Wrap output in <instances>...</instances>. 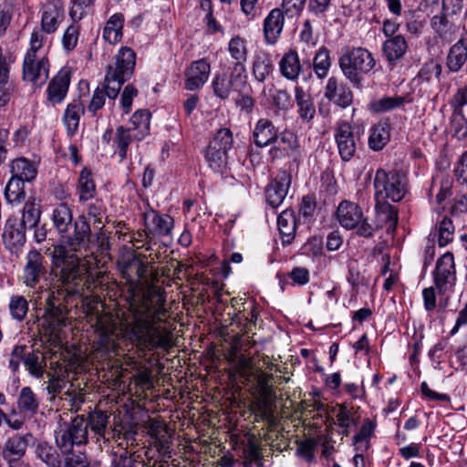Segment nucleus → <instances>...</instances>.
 <instances>
[{
  "label": "nucleus",
  "mask_w": 467,
  "mask_h": 467,
  "mask_svg": "<svg viewBox=\"0 0 467 467\" xmlns=\"http://www.w3.org/2000/svg\"><path fill=\"white\" fill-rule=\"evenodd\" d=\"M90 233L89 223L84 216H80L74 223L73 234L54 247L52 260L59 269L57 281L60 285L45 289L47 296L44 314L36 318L40 330L49 337H57L61 328L67 326L68 311L64 300L79 293L85 285L86 268L80 264V256L88 248ZM43 292V286H40L37 293Z\"/></svg>",
  "instance_id": "1"
},
{
  "label": "nucleus",
  "mask_w": 467,
  "mask_h": 467,
  "mask_svg": "<svg viewBox=\"0 0 467 467\" xmlns=\"http://www.w3.org/2000/svg\"><path fill=\"white\" fill-rule=\"evenodd\" d=\"M129 310L132 318L127 323V328L141 348L152 351L171 347L172 334L161 326L166 315L164 300L153 301L149 296L133 298Z\"/></svg>",
  "instance_id": "2"
},
{
  "label": "nucleus",
  "mask_w": 467,
  "mask_h": 467,
  "mask_svg": "<svg viewBox=\"0 0 467 467\" xmlns=\"http://www.w3.org/2000/svg\"><path fill=\"white\" fill-rule=\"evenodd\" d=\"M136 64L135 52L127 47H121L115 57V62L109 65L104 83L98 87L91 98L88 109L93 115L105 105V97L115 99L124 84L134 72Z\"/></svg>",
  "instance_id": "3"
},
{
  "label": "nucleus",
  "mask_w": 467,
  "mask_h": 467,
  "mask_svg": "<svg viewBox=\"0 0 467 467\" xmlns=\"http://www.w3.org/2000/svg\"><path fill=\"white\" fill-rule=\"evenodd\" d=\"M158 427L151 424L150 431L156 435L155 441L144 452V457L127 448L118 447L110 456V467H169L171 459V442L168 438L157 437Z\"/></svg>",
  "instance_id": "4"
},
{
  "label": "nucleus",
  "mask_w": 467,
  "mask_h": 467,
  "mask_svg": "<svg viewBox=\"0 0 467 467\" xmlns=\"http://www.w3.org/2000/svg\"><path fill=\"white\" fill-rule=\"evenodd\" d=\"M57 448L64 455V467H88V456L80 448L88 442V423L84 416L75 417L70 424L55 431Z\"/></svg>",
  "instance_id": "5"
},
{
  "label": "nucleus",
  "mask_w": 467,
  "mask_h": 467,
  "mask_svg": "<svg viewBox=\"0 0 467 467\" xmlns=\"http://www.w3.org/2000/svg\"><path fill=\"white\" fill-rule=\"evenodd\" d=\"M375 201L394 202H400L407 192V180L403 172L397 170L386 171L379 168L376 171L373 182Z\"/></svg>",
  "instance_id": "6"
},
{
  "label": "nucleus",
  "mask_w": 467,
  "mask_h": 467,
  "mask_svg": "<svg viewBox=\"0 0 467 467\" xmlns=\"http://www.w3.org/2000/svg\"><path fill=\"white\" fill-rule=\"evenodd\" d=\"M338 62L344 76L357 87L361 86L362 75L369 73L376 66L372 54L363 47L347 50Z\"/></svg>",
  "instance_id": "7"
},
{
  "label": "nucleus",
  "mask_w": 467,
  "mask_h": 467,
  "mask_svg": "<svg viewBox=\"0 0 467 467\" xmlns=\"http://www.w3.org/2000/svg\"><path fill=\"white\" fill-rule=\"evenodd\" d=\"M212 88L215 96L226 99L232 91L246 92L249 89L248 77L244 74L241 66L233 67L229 78L226 75L215 76L212 82Z\"/></svg>",
  "instance_id": "8"
},
{
  "label": "nucleus",
  "mask_w": 467,
  "mask_h": 467,
  "mask_svg": "<svg viewBox=\"0 0 467 467\" xmlns=\"http://www.w3.org/2000/svg\"><path fill=\"white\" fill-rule=\"evenodd\" d=\"M33 440L34 436L31 432L15 433L5 440L1 448V456L7 467L25 466L22 459Z\"/></svg>",
  "instance_id": "9"
},
{
  "label": "nucleus",
  "mask_w": 467,
  "mask_h": 467,
  "mask_svg": "<svg viewBox=\"0 0 467 467\" xmlns=\"http://www.w3.org/2000/svg\"><path fill=\"white\" fill-rule=\"evenodd\" d=\"M98 344L105 353L118 354V339L121 335L119 324L115 318L109 316H102L97 320Z\"/></svg>",
  "instance_id": "10"
},
{
  "label": "nucleus",
  "mask_w": 467,
  "mask_h": 467,
  "mask_svg": "<svg viewBox=\"0 0 467 467\" xmlns=\"http://www.w3.org/2000/svg\"><path fill=\"white\" fill-rule=\"evenodd\" d=\"M49 61L46 57L26 53L23 61L22 78L35 86H42L48 78Z\"/></svg>",
  "instance_id": "11"
},
{
  "label": "nucleus",
  "mask_w": 467,
  "mask_h": 467,
  "mask_svg": "<svg viewBox=\"0 0 467 467\" xmlns=\"http://www.w3.org/2000/svg\"><path fill=\"white\" fill-rule=\"evenodd\" d=\"M47 273L45 257L36 249H32L26 256L21 275L22 283L30 288L36 287Z\"/></svg>",
  "instance_id": "12"
},
{
  "label": "nucleus",
  "mask_w": 467,
  "mask_h": 467,
  "mask_svg": "<svg viewBox=\"0 0 467 467\" xmlns=\"http://www.w3.org/2000/svg\"><path fill=\"white\" fill-rule=\"evenodd\" d=\"M434 284L440 294H444L456 280L453 254L450 252L441 256L433 273Z\"/></svg>",
  "instance_id": "13"
},
{
  "label": "nucleus",
  "mask_w": 467,
  "mask_h": 467,
  "mask_svg": "<svg viewBox=\"0 0 467 467\" xmlns=\"http://www.w3.org/2000/svg\"><path fill=\"white\" fill-rule=\"evenodd\" d=\"M291 175L285 171H280L267 185L265 190L266 202L273 208L278 207L285 200L291 185Z\"/></svg>",
  "instance_id": "14"
},
{
  "label": "nucleus",
  "mask_w": 467,
  "mask_h": 467,
  "mask_svg": "<svg viewBox=\"0 0 467 467\" xmlns=\"http://www.w3.org/2000/svg\"><path fill=\"white\" fill-rule=\"evenodd\" d=\"M335 140L342 161H350L357 150L351 126L347 122H341L336 130Z\"/></svg>",
  "instance_id": "15"
},
{
  "label": "nucleus",
  "mask_w": 467,
  "mask_h": 467,
  "mask_svg": "<svg viewBox=\"0 0 467 467\" xmlns=\"http://www.w3.org/2000/svg\"><path fill=\"white\" fill-rule=\"evenodd\" d=\"M118 267L129 282H133L135 279L142 280L146 277L148 271L147 263H144L134 254L123 255L118 261Z\"/></svg>",
  "instance_id": "16"
},
{
  "label": "nucleus",
  "mask_w": 467,
  "mask_h": 467,
  "mask_svg": "<svg viewBox=\"0 0 467 467\" xmlns=\"http://www.w3.org/2000/svg\"><path fill=\"white\" fill-rule=\"evenodd\" d=\"M325 97L329 101L344 109L348 108L353 100L351 89L335 77L328 78L325 88Z\"/></svg>",
  "instance_id": "17"
},
{
  "label": "nucleus",
  "mask_w": 467,
  "mask_h": 467,
  "mask_svg": "<svg viewBox=\"0 0 467 467\" xmlns=\"http://www.w3.org/2000/svg\"><path fill=\"white\" fill-rule=\"evenodd\" d=\"M211 71L210 64L206 59H199L191 64L185 71V88L188 90L201 88L208 80Z\"/></svg>",
  "instance_id": "18"
},
{
  "label": "nucleus",
  "mask_w": 467,
  "mask_h": 467,
  "mask_svg": "<svg viewBox=\"0 0 467 467\" xmlns=\"http://www.w3.org/2000/svg\"><path fill=\"white\" fill-rule=\"evenodd\" d=\"M285 12L281 8H274L264 21V36L268 45H275L280 37L284 24Z\"/></svg>",
  "instance_id": "19"
},
{
  "label": "nucleus",
  "mask_w": 467,
  "mask_h": 467,
  "mask_svg": "<svg viewBox=\"0 0 467 467\" xmlns=\"http://www.w3.org/2000/svg\"><path fill=\"white\" fill-rule=\"evenodd\" d=\"M337 217L342 227L354 229L362 221L363 212L357 203L350 201H342L337 207Z\"/></svg>",
  "instance_id": "20"
},
{
  "label": "nucleus",
  "mask_w": 467,
  "mask_h": 467,
  "mask_svg": "<svg viewBox=\"0 0 467 467\" xmlns=\"http://www.w3.org/2000/svg\"><path fill=\"white\" fill-rule=\"evenodd\" d=\"M70 84V74L67 70H60L49 82L47 93V99L52 104L61 103L68 90Z\"/></svg>",
  "instance_id": "21"
},
{
  "label": "nucleus",
  "mask_w": 467,
  "mask_h": 467,
  "mask_svg": "<svg viewBox=\"0 0 467 467\" xmlns=\"http://www.w3.org/2000/svg\"><path fill=\"white\" fill-rule=\"evenodd\" d=\"M145 225L152 235H169L173 226V219L167 214H160L155 210L144 213Z\"/></svg>",
  "instance_id": "22"
},
{
  "label": "nucleus",
  "mask_w": 467,
  "mask_h": 467,
  "mask_svg": "<svg viewBox=\"0 0 467 467\" xmlns=\"http://www.w3.org/2000/svg\"><path fill=\"white\" fill-rule=\"evenodd\" d=\"M447 15H435L431 19V27L438 37L446 43L455 39L460 26L450 20Z\"/></svg>",
  "instance_id": "23"
},
{
  "label": "nucleus",
  "mask_w": 467,
  "mask_h": 467,
  "mask_svg": "<svg viewBox=\"0 0 467 467\" xmlns=\"http://www.w3.org/2000/svg\"><path fill=\"white\" fill-rule=\"evenodd\" d=\"M376 221L379 229L387 227L388 231L395 230L398 223V211L388 202H376Z\"/></svg>",
  "instance_id": "24"
},
{
  "label": "nucleus",
  "mask_w": 467,
  "mask_h": 467,
  "mask_svg": "<svg viewBox=\"0 0 467 467\" xmlns=\"http://www.w3.org/2000/svg\"><path fill=\"white\" fill-rule=\"evenodd\" d=\"M254 141L258 147H265L278 140V131L267 119H260L253 132Z\"/></svg>",
  "instance_id": "25"
},
{
  "label": "nucleus",
  "mask_w": 467,
  "mask_h": 467,
  "mask_svg": "<svg viewBox=\"0 0 467 467\" xmlns=\"http://www.w3.org/2000/svg\"><path fill=\"white\" fill-rule=\"evenodd\" d=\"M408 43L402 35H396L388 38L382 45L383 55L391 65L397 63L405 55Z\"/></svg>",
  "instance_id": "26"
},
{
  "label": "nucleus",
  "mask_w": 467,
  "mask_h": 467,
  "mask_svg": "<svg viewBox=\"0 0 467 467\" xmlns=\"http://www.w3.org/2000/svg\"><path fill=\"white\" fill-rule=\"evenodd\" d=\"M274 71L271 55L264 50L256 51L253 57L252 73L259 82H264Z\"/></svg>",
  "instance_id": "27"
},
{
  "label": "nucleus",
  "mask_w": 467,
  "mask_h": 467,
  "mask_svg": "<svg viewBox=\"0 0 467 467\" xmlns=\"http://www.w3.org/2000/svg\"><path fill=\"white\" fill-rule=\"evenodd\" d=\"M64 17L63 9L54 3H47L43 7L41 26L47 34L54 33Z\"/></svg>",
  "instance_id": "28"
},
{
  "label": "nucleus",
  "mask_w": 467,
  "mask_h": 467,
  "mask_svg": "<svg viewBox=\"0 0 467 467\" xmlns=\"http://www.w3.org/2000/svg\"><path fill=\"white\" fill-rule=\"evenodd\" d=\"M277 226L284 245L290 244L296 235V218L291 210L283 211L277 218Z\"/></svg>",
  "instance_id": "29"
},
{
  "label": "nucleus",
  "mask_w": 467,
  "mask_h": 467,
  "mask_svg": "<svg viewBox=\"0 0 467 467\" xmlns=\"http://www.w3.org/2000/svg\"><path fill=\"white\" fill-rule=\"evenodd\" d=\"M11 61L3 57L0 47V106H5L9 100L14 90L13 82L10 80Z\"/></svg>",
  "instance_id": "30"
},
{
  "label": "nucleus",
  "mask_w": 467,
  "mask_h": 467,
  "mask_svg": "<svg viewBox=\"0 0 467 467\" xmlns=\"http://www.w3.org/2000/svg\"><path fill=\"white\" fill-rule=\"evenodd\" d=\"M10 172L12 176L25 182L34 181L37 174V168L33 161L26 158H17L10 164Z\"/></svg>",
  "instance_id": "31"
},
{
  "label": "nucleus",
  "mask_w": 467,
  "mask_h": 467,
  "mask_svg": "<svg viewBox=\"0 0 467 467\" xmlns=\"http://www.w3.org/2000/svg\"><path fill=\"white\" fill-rule=\"evenodd\" d=\"M295 99L300 119L306 122L312 120L316 114V108L311 95L305 91L302 87L296 86L295 88Z\"/></svg>",
  "instance_id": "32"
},
{
  "label": "nucleus",
  "mask_w": 467,
  "mask_h": 467,
  "mask_svg": "<svg viewBox=\"0 0 467 467\" xmlns=\"http://www.w3.org/2000/svg\"><path fill=\"white\" fill-rule=\"evenodd\" d=\"M84 105L79 99L73 100L67 106L63 120L69 136H73L77 132L80 117L84 114Z\"/></svg>",
  "instance_id": "33"
},
{
  "label": "nucleus",
  "mask_w": 467,
  "mask_h": 467,
  "mask_svg": "<svg viewBox=\"0 0 467 467\" xmlns=\"http://www.w3.org/2000/svg\"><path fill=\"white\" fill-rule=\"evenodd\" d=\"M41 213L40 202L31 197L26 202L22 210V218L18 223L26 229H33L38 225Z\"/></svg>",
  "instance_id": "34"
},
{
  "label": "nucleus",
  "mask_w": 467,
  "mask_h": 467,
  "mask_svg": "<svg viewBox=\"0 0 467 467\" xmlns=\"http://www.w3.org/2000/svg\"><path fill=\"white\" fill-rule=\"evenodd\" d=\"M109 418V416L101 410L91 412L88 420L84 418L88 423V429L90 428L91 431L97 436V441H99L100 439L103 440V442L109 441V438L106 437L107 434L109 435V432L107 431Z\"/></svg>",
  "instance_id": "35"
},
{
  "label": "nucleus",
  "mask_w": 467,
  "mask_h": 467,
  "mask_svg": "<svg viewBox=\"0 0 467 467\" xmlns=\"http://www.w3.org/2000/svg\"><path fill=\"white\" fill-rule=\"evenodd\" d=\"M280 72L288 80H296L301 71V64L296 51L289 50L279 62Z\"/></svg>",
  "instance_id": "36"
},
{
  "label": "nucleus",
  "mask_w": 467,
  "mask_h": 467,
  "mask_svg": "<svg viewBox=\"0 0 467 467\" xmlns=\"http://www.w3.org/2000/svg\"><path fill=\"white\" fill-rule=\"evenodd\" d=\"M26 231L16 219L8 220L3 234L4 242L10 246H22L26 243Z\"/></svg>",
  "instance_id": "37"
},
{
  "label": "nucleus",
  "mask_w": 467,
  "mask_h": 467,
  "mask_svg": "<svg viewBox=\"0 0 467 467\" xmlns=\"http://www.w3.org/2000/svg\"><path fill=\"white\" fill-rule=\"evenodd\" d=\"M77 192L79 202H84L95 197L97 190L91 171L83 168L78 180Z\"/></svg>",
  "instance_id": "38"
},
{
  "label": "nucleus",
  "mask_w": 467,
  "mask_h": 467,
  "mask_svg": "<svg viewBox=\"0 0 467 467\" xmlns=\"http://www.w3.org/2000/svg\"><path fill=\"white\" fill-rule=\"evenodd\" d=\"M40 400L30 387L21 389L17 398V407L22 413L35 415L39 409Z\"/></svg>",
  "instance_id": "39"
},
{
  "label": "nucleus",
  "mask_w": 467,
  "mask_h": 467,
  "mask_svg": "<svg viewBox=\"0 0 467 467\" xmlns=\"http://www.w3.org/2000/svg\"><path fill=\"white\" fill-rule=\"evenodd\" d=\"M124 16L121 13L112 15L103 29V38L109 44H116L122 37Z\"/></svg>",
  "instance_id": "40"
},
{
  "label": "nucleus",
  "mask_w": 467,
  "mask_h": 467,
  "mask_svg": "<svg viewBox=\"0 0 467 467\" xmlns=\"http://www.w3.org/2000/svg\"><path fill=\"white\" fill-rule=\"evenodd\" d=\"M150 113L148 109H139L134 112L130 119L129 130L134 131L135 140H141L150 130Z\"/></svg>",
  "instance_id": "41"
},
{
  "label": "nucleus",
  "mask_w": 467,
  "mask_h": 467,
  "mask_svg": "<svg viewBox=\"0 0 467 467\" xmlns=\"http://www.w3.org/2000/svg\"><path fill=\"white\" fill-rule=\"evenodd\" d=\"M389 140V125L379 122L373 126L368 138L369 148L373 150H380Z\"/></svg>",
  "instance_id": "42"
},
{
  "label": "nucleus",
  "mask_w": 467,
  "mask_h": 467,
  "mask_svg": "<svg viewBox=\"0 0 467 467\" xmlns=\"http://www.w3.org/2000/svg\"><path fill=\"white\" fill-rule=\"evenodd\" d=\"M228 51L231 57L235 60L234 67L241 66L243 67L244 74H246V68L244 66V62L247 58L246 41L239 36L233 37L228 44Z\"/></svg>",
  "instance_id": "43"
},
{
  "label": "nucleus",
  "mask_w": 467,
  "mask_h": 467,
  "mask_svg": "<svg viewBox=\"0 0 467 467\" xmlns=\"http://www.w3.org/2000/svg\"><path fill=\"white\" fill-rule=\"evenodd\" d=\"M467 60V47L458 40L449 51L447 56V67L451 71L457 72Z\"/></svg>",
  "instance_id": "44"
},
{
  "label": "nucleus",
  "mask_w": 467,
  "mask_h": 467,
  "mask_svg": "<svg viewBox=\"0 0 467 467\" xmlns=\"http://www.w3.org/2000/svg\"><path fill=\"white\" fill-rule=\"evenodd\" d=\"M24 365L29 374L36 379H41L46 373V358L39 351L27 353Z\"/></svg>",
  "instance_id": "45"
},
{
  "label": "nucleus",
  "mask_w": 467,
  "mask_h": 467,
  "mask_svg": "<svg viewBox=\"0 0 467 467\" xmlns=\"http://www.w3.org/2000/svg\"><path fill=\"white\" fill-rule=\"evenodd\" d=\"M52 220L60 234L67 233L73 221L70 208L65 203L59 204L53 211Z\"/></svg>",
  "instance_id": "46"
},
{
  "label": "nucleus",
  "mask_w": 467,
  "mask_h": 467,
  "mask_svg": "<svg viewBox=\"0 0 467 467\" xmlns=\"http://www.w3.org/2000/svg\"><path fill=\"white\" fill-rule=\"evenodd\" d=\"M36 453L49 467H61L62 465V459L57 449L46 441L37 445Z\"/></svg>",
  "instance_id": "47"
},
{
  "label": "nucleus",
  "mask_w": 467,
  "mask_h": 467,
  "mask_svg": "<svg viewBox=\"0 0 467 467\" xmlns=\"http://www.w3.org/2000/svg\"><path fill=\"white\" fill-rule=\"evenodd\" d=\"M25 197V182L11 176L5 188V200L9 203H20Z\"/></svg>",
  "instance_id": "48"
},
{
  "label": "nucleus",
  "mask_w": 467,
  "mask_h": 467,
  "mask_svg": "<svg viewBox=\"0 0 467 467\" xmlns=\"http://www.w3.org/2000/svg\"><path fill=\"white\" fill-rule=\"evenodd\" d=\"M205 158L209 166L215 171H222L228 163V152L208 145Z\"/></svg>",
  "instance_id": "49"
},
{
  "label": "nucleus",
  "mask_w": 467,
  "mask_h": 467,
  "mask_svg": "<svg viewBox=\"0 0 467 467\" xmlns=\"http://www.w3.org/2000/svg\"><path fill=\"white\" fill-rule=\"evenodd\" d=\"M9 312L14 320L23 321L29 310V303L24 296L13 295L9 301Z\"/></svg>",
  "instance_id": "50"
},
{
  "label": "nucleus",
  "mask_w": 467,
  "mask_h": 467,
  "mask_svg": "<svg viewBox=\"0 0 467 467\" xmlns=\"http://www.w3.org/2000/svg\"><path fill=\"white\" fill-rule=\"evenodd\" d=\"M273 400L274 398L265 399L259 397L254 407L255 415L259 416L263 421L269 425H273L275 422Z\"/></svg>",
  "instance_id": "51"
},
{
  "label": "nucleus",
  "mask_w": 467,
  "mask_h": 467,
  "mask_svg": "<svg viewBox=\"0 0 467 467\" xmlns=\"http://www.w3.org/2000/svg\"><path fill=\"white\" fill-rule=\"evenodd\" d=\"M407 102L405 97H384L370 104L376 113H384L402 107Z\"/></svg>",
  "instance_id": "52"
},
{
  "label": "nucleus",
  "mask_w": 467,
  "mask_h": 467,
  "mask_svg": "<svg viewBox=\"0 0 467 467\" xmlns=\"http://www.w3.org/2000/svg\"><path fill=\"white\" fill-rule=\"evenodd\" d=\"M133 136L134 131L132 130L126 129L123 126L117 128L115 143L120 160H124L127 157L129 145L132 140H136Z\"/></svg>",
  "instance_id": "53"
},
{
  "label": "nucleus",
  "mask_w": 467,
  "mask_h": 467,
  "mask_svg": "<svg viewBox=\"0 0 467 467\" xmlns=\"http://www.w3.org/2000/svg\"><path fill=\"white\" fill-rule=\"evenodd\" d=\"M331 66L329 51L327 47H322L316 53L314 57V71L319 78H325Z\"/></svg>",
  "instance_id": "54"
},
{
  "label": "nucleus",
  "mask_w": 467,
  "mask_h": 467,
  "mask_svg": "<svg viewBox=\"0 0 467 467\" xmlns=\"http://www.w3.org/2000/svg\"><path fill=\"white\" fill-rule=\"evenodd\" d=\"M451 132L459 140H467V111L458 110L450 118Z\"/></svg>",
  "instance_id": "55"
},
{
  "label": "nucleus",
  "mask_w": 467,
  "mask_h": 467,
  "mask_svg": "<svg viewBox=\"0 0 467 467\" xmlns=\"http://www.w3.org/2000/svg\"><path fill=\"white\" fill-rule=\"evenodd\" d=\"M254 379L258 387L259 397L265 399L275 397L274 386L272 384L274 379V376L272 374L260 371L254 376Z\"/></svg>",
  "instance_id": "56"
},
{
  "label": "nucleus",
  "mask_w": 467,
  "mask_h": 467,
  "mask_svg": "<svg viewBox=\"0 0 467 467\" xmlns=\"http://www.w3.org/2000/svg\"><path fill=\"white\" fill-rule=\"evenodd\" d=\"M234 143L233 134L229 129H221L214 135L210 146L217 148L228 152L232 149Z\"/></svg>",
  "instance_id": "57"
},
{
  "label": "nucleus",
  "mask_w": 467,
  "mask_h": 467,
  "mask_svg": "<svg viewBox=\"0 0 467 467\" xmlns=\"http://www.w3.org/2000/svg\"><path fill=\"white\" fill-rule=\"evenodd\" d=\"M454 226L452 221L444 217L438 228V243L440 246L447 245L453 239Z\"/></svg>",
  "instance_id": "58"
},
{
  "label": "nucleus",
  "mask_w": 467,
  "mask_h": 467,
  "mask_svg": "<svg viewBox=\"0 0 467 467\" xmlns=\"http://www.w3.org/2000/svg\"><path fill=\"white\" fill-rule=\"evenodd\" d=\"M107 209L102 200H96L88 206V216L93 218V224H98L101 230L104 226L103 218L106 217Z\"/></svg>",
  "instance_id": "59"
},
{
  "label": "nucleus",
  "mask_w": 467,
  "mask_h": 467,
  "mask_svg": "<svg viewBox=\"0 0 467 467\" xmlns=\"http://www.w3.org/2000/svg\"><path fill=\"white\" fill-rule=\"evenodd\" d=\"M48 380L46 388L47 393L50 395V400H56V395L61 393L66 389L67 382L60 376H54L47 373Z\"/></svg>",
  "instance_id": "60"
},
{
  "label": "nucleus",
  "mask_w": 467,
  "mask_h": 467,
  "mask_svg": "<svg viewBox=\"0 0 467 467\" xmlns=\"http://www.w3.org/2000/svg\"><path fill=\"white\" fill-rule=\"evenodd\" d=\"M26 347L24 345H16L13 348L9 358V368L13 372H16L19 369L21 361L25 363L26 358Z\"/></svg>",
  "instance_id": "61"
},
{
  "label": "nucleus",
  "mask_w": 467,
  "mask_h": 467,
  "mask_svg": "<svg viewBox=\"0 0 467 467\" xmlns=\"http://www.w3.org/2000/svg\"><path fill=\"white\" fill-rule=\"evenodd\" d=\"M323 253V239L320 236H313L302 247V254L312 256L321 255Z\"/></svg>",
  "instance_id": "62"
},
{
  "label": "nucleus",
  "mask_w": 467,
  "mask_h": 467,
  "mask_svg": "<svg viewBox=\"0 0 467 467\" xmlns=\"http://www.w3.org/2000/svg\"><path fill=\"white\" fill-rule=\"evenodd\" d=\"M306 0H283L281 9L288 17L299 16L304 10Z\"/></svg>",
  "instance_id": "63"
},
{
  "label": "nucleus",
  "mask_w": 467,
  "mask_h": 467,
  "mask_svg": "<svg viewBox=\"0 0 467 467\" xmlns=\"http://www.w3.org/2000/svg\"><path fill=\"white\" fill-rule=\"evenodd\" d=\"M78 33L79 30L78 26L72 25L67 28L62 38V43L65 49L69 51L77 46Z\"/></svg>",
  "instance_id": "64"
}]
</instances>
